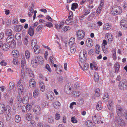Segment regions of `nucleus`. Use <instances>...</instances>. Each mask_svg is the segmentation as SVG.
<instances>
[{
	"label": "nucleus",
	"mask_w": 127,
	"mask_h": 127,
	"mask_svg": "<svg viewBox=\"0 0 127 127\" xmlns=\"http://www.w3.org/2000/svg\"><path fill=\"white\" fill-rule=\"evenodd\" d=\"M122 10L119 6H115L112 8L111 11V13L114 15H116L121 13Z\"/></svg>",
	"instance_id": "obj_1"
},
{
	"label": "nucleus",
	"mask_w": 127,
	"mask_h": 127,
	"mask_svg": "<svg viewBox=\"0 0 127 127\" xmlns=\"http://www.w3.org/2000/svg\"><path fill=\"white\" fill-rule=\"evenodd\" d=\"M119 87L121 90H126L127 89V81L125 80H121L119 84Z\"/></svg>",
	"instance_id": "obj_2"
},
{
	"label": "nucleus",
	"mask_w": 127,
	"mask_h": 127,
	"mask_svg": "<svg viewBox=\"0 0 127 127\" xmlns=\"http://www.w3.org/2000/svg\"><path fill=\"white\" fill-rule=\"evenodd\" d=\"M84 31L82 30H80L76 32V35L77 39L79 40H81L83 39L85 36Z\"/></svg>",
	"instance_id": "obj_3"
},
{
	"label": "nucleus",
	"mask_w": 127,
	"mask_h": 127,
	"mask_svg": "<svg viewBox=\"0 0 127 127\" xmlns=\"http://www.w3.org/2000/svg\"><path fill=\"white\" fill-rule=\"evenodd\" d=\"M92 119L95 124L99 123L101 121L100 116L98 114H94L92 116Z\"/></svg>",
	"instance_id": "obj_4"
},
{
	"label": "nucleus",
	"mask_w": 127,
	"mask_h": 127,
	"mask_svg": "<svg viewBox=\"0 0 127 127\" xmlns=\"http://www.w3.org/2000/svg\"><path fill=\"white\" fill-rule=\"evenodd\" d=\"M116 122L118 125L120 126L124 127L126 125L125 121L121 118H118L117 119Z\"/></svg>",
	"instance_id": "obj_5"
},
{
	"label": "nucleus",
	"mask_w": 127,
	"mask_h": 127,
	"mask_svg": "<svg viewBox=\"0 0 127 127\" xmlns=\"http://www.w3.org/2000/svg\"><path fill=\"white\" fill-rule=\"evenodd\" d=\"M105 37L108 43H111L113 41V36L111 33H106L105 34Z\"/></svg>",
	"instance_id": "obj_6"
},
{
	"label": "nucleus",
	"mask_w": 127,
	"mask_h": 127,
	"mask_svg": "<svg viewBox=\"0 0 127 127\" xmlns=\"http://www.w3.org/2000/svg\"><path fill=\"white\" fill-rule=\"evenodd\" d=\"M46 97L49 101H52L54 99V95L52 92L49 91L46 94Z\"/></svg>",
	"instance_id": "obj_7"
},
{
	"label": "nucleus",
	"mask_w": 127,
	"mask_h": 127,
	"mask_svg": "<svg viewBox=\"0 0 127 127\" xmlns=\"http://www.w3.org/2000/svg\"><path fill=\"white\" fill-rule=\"evenodd\" d=\"M116 107L117 115L119 116H122L123 115L124 113L123 110L119 105H117Z\"/></svg>",
	"instance_id": "obj_8"
},
{
	"label": "nucleus",
	"mask_w": 127,
	"mask_h": 127,
	"mask_svg": "<svg viewBox=\"0 0 127 127\" xmlns=\"http://www.w3.org/2000/svg\"><path fill=\"white\" fill-rule=\"evenodd\" d=\"M120 25L121 28L123 29L127 30V22L126 20L123 19L121 20Z\"/></svg>",
	"instance_id": "obj_9"
},
{
	"label": "nucleus",
	"mask_w": 127,
	"mask_h": 127,
	"mask_svg": "<svg viewBox=\"0 0 127 127\" xmlns=\"http://www.w3.org/2000/svg\"><path fill=\"white\" fill-rule=\"evenodd\" d=\"M33 111L37 115H39L41 112V109L39 106H36L34 107Z\"/></svg>",
	"instance_id": "obj_10"
},
{
	"label": "nucleus",
	"mask_w": 127,
	"mask_h": 127,
	"mask_svg": "<svg viewBox=\"0 0 127 127\" xmlns=\"http://www.w3.org/2000/svg\"><path fill=\"white\" fill-rule=\"evenodd\" d=\"M29 85L30 87L32 88H33L36 86V82L34 79L32 78L30 80Z\"/></svg>",
	"instance_id": "obj_11"
},
{
	"label": "nucleus",
	"mask_w": 127,
	"mask_h": 127,
	"mask_svg": "<svg viewBox=\"0 0 127 127\" xmlns=\"http://www.w3.org/2000/svg\"><path fill=\"white\" fill-rule=\"evenodd\" d=\"M85 44L86 46L89 47L92 46L93 44L92 40L90 38H88L87 39Z\"/></svg>",
	"instance_id": "obj_12"
},
{
	"label": "nucleus",
	"mask_w": 127,
	"mask_h": 127,
	"mask_svg": "<svg viewBox=\"0 0 127 127\" xmlns=\"http://www.w3.org/2000/svg\"><path fill=\"white\" fill-rule=\"evenodd\" d=\"M111 25L109 23H106L104 24L103 27V29L104 31H107L110 30L112 28Z\"/></svg>",
	"instance_id": "obj_13"
},
{
	"label": "nucleus",
	"mask_w": 127,
	"mask_h": 127,
	"mask_svg": "<svg viewBox=\"0 0 127 127\" xmlns=\"http://www.w3.org/2000/svg\"><path fill=\"white\" fill-rule=\"evenodd\" d=\"M39 85L40 90L43 92L44 91L45 87L44 83L42 81H40L39 82Z\"/></svg>",
	"instance_id": "obj_14"
},
{
	"label": "nucleus",
	"mask_w": 127,
	"mask_h": 127,
	"mask_svg": "<svg viewBox=\"0 0 127 127\" xmlns=\"http://www.w3.org/2000/svg\"><path fill=\"white\" fill-rule=\"evenodd\" d=\"M95 124L90 120L87 121L86 122V124L88 127H96Z\"/></svg>",
	"instance_id": "obj_15"
},
{
	"label": "nucleus",
	"mask_w": 127,
	"mask_h": 127,
	"mask_svg": "<svg viewBox=\"0 0 127 127\" xmlns=\"http://www.w3.org/2000/svg\"><path fill=\"white\" fill-rule=\"evenodd\" d=\"M25 69L26 72H28L29 73L31 77H34V76L33 74V72L32 70L30 68L25 67Z\"/></svg>",
	"instance_id": "obj_16"
},
{
	"label": "nucleus",
	"mask_w": 127,
	"mask_h": 127,
	"mask_svg": "<svg viewBox=\"0 0 127 127\" xmlns=\"http://www.w3.org/2000/svg\"><path fill=\"white\" fill-rule=\"evenodd\" d=\"M53 105L54 107L56 109H58L60 108L61 106L60 103L57 101H54Z\"/></svg>",
	"instance_id": "obj_17"
},
{
	"label": "nucleus",
	"mask_w": 127,
	"mask_h": 127,
	"mask_svg": "<svg viewBox=\"0 0 127 127\" xmlns=\"http://www.w3.org/2000/svg\"><path fill=\"white\" fill-rule=\"evenodd\" d=\"M15 30L16 32H20L23 29V26L21 25H17L14 27Z\"/></svg>",
	"instance_id": "obj_18"
},
{
	"label": "nucleus",
	"mask_w": 127,
	"mask_h": 127,
	"mask_svg": "<svg viewBox=\"0 0 127 127\" xmlns=\"http://www.w3.org/2000/svg\"><path fill=\"white\" fill-rule=\"evenodd\" d=\"M120 67V64L118 62H116L114 64V68L115 73H117L118 72Z\"/></svg>",
	"instance_id": "obj_19"
},
{
	"label": "nucleus",
	"mask_w": 127,
	"mask_h": 127,
	"mask_svg": "<svg viewBox=\"0 0 127 127\" xmlns=\"http://www.w3.org/2000/svg\"><path fill=\"white\" fill-rule=\"evenodd\" d=\"M15 37L18 42L20 43H21V35L20 33L18 32L16 33L15 35Z\"/></svg>",
	"instance_id": "obj_20"
},
{
	"label": "nucleus",
	"mask_w": 127,
	"mask_h": 127,
	"mask_svg": "<svg viewBox=\"0 0 127 127\" xmlns=\"http://www.w3.org/2000/svg\"><path fill=\"white\" fill-rule=\"evenodd\" d=\"M5 105L3 104H0V114H3L5 112Z\"/></svg>",
	"instance_id": "obj_21"
},
{
	"label": "nucleus",
	"mask_w": 127,
	"mask_h": 127,
	"mask_svg": "<svg viewBox=\"0 0 127 127\" xmlns=\"http://www.w3.org/2000/svg\"><path fill=\"white\" fill-rule=\"evenodd\" d=\"M28 33L31 36H32L34 34V30L33 29L31 26L29 28L28 31Z\"/></svg>",
	"instance_id": "obj_22"
},
{
	"label": "nucleus",
	"mask_w": 127,
	"mask_h": 127,
	"mask_svg": "<svg viewBox=\"0 0 127 127\" xmlns=\"http://www.w3.org/2000/svg\"><path fill=\"white\" fill-rule=\"evenodd\" d=\"M34 47V52L36 54H38L40 51V46L39 45H37Z\"/></svg>",
	"instance_id": "obj_23"
},
{
	"label": "nucleus",
	"mask_w": 127,
	"mask_h": 127,
	"mask_svg": "<svg viewBox=\"0 0 127 127\" xmlns=\"http://www.w3.org/2000/svg\"><path fill=\"white\" fill-rule=\"evenodd\" d=\"M100 95V90L98 88H96L95 89V93L94 94V98H95L96 97H99Z\"/></svg>",
	"instance_id": "obj_24"
},
{
	"label": "nucleus",
	"mask_w": 127,
	"mask_h": 127,
	"mask_svg": "<svg viewBox=\"0 0 127 127\" xmlns=\"http://www.w3.org/2000/svg\"><path fill=\"white\" fill-rule=\"evenodd\" d=\"M26 117L27 120L28 121H30L32 118V114L31 113H29L26 114Z\"/></svg>",
	"instance_id": "obj_25"
},
{
	"label": "nucleus",
	"mask_w": 127,
	"mask_h": 127,
	"mask_svg": "<svg viewBox=\"0 0 127 127\" xmlns=\"http://www.w3.org/2000/svg\"><path fill=\"white\" fill-rule=\"evenodd\" d=\"M19 53L16 50H13L12 52V54L14 57H18L19 56Z\"/></svg>",
	"instance_id": "obj_26"
},
{
	"label": "nucleus",
	"mask_w": 127,
	"mask_h": 127,
	"mask_svg": "<svg viewBox=\"0 0 127 127\" xmlns=\"http://www.w3.org/2000/svg\"><path fill=\"white\" fill-rule=\"evenodd\" d=\"M90 12V10L89 9H85L83 11L82 14L84 16L87 15Z\"/></svg>",
	"instance_id": "obj_27"
},
{
	"label": "nucleus",
	"mask_w": 127,
	"mask_h": 127,
	"mask_svg": "<svg viewBox=\"0 0 127 127\" xmlns=\"http://www.w3.org/2000/svg\"><path fill=\"white\" fill-rule=\"evenodd\" d=\"M79 59V60L81 63H83L85 62L86 61V58L85 56H83L80 55Z\"/></svg>",
	"instance_id": "obj_28"
},
{
	"label": "nucleus",
	"mask_w": 127,
	"mask_h": 127,
	"mask_svg": "<svg viewBox=\"0 0 127 127\" xmlns=\"http://www.w3.org/2000/svg\"><path fill=\"white\" fill-rule=\"evenodd\" d=\"M36 59L38 60V64H42L43 63V59L41 57H37Z\"/></svg>",
	"instance_id": "obj_29"
},
{
	"label": "nucleus",
	"mask_w": 127,
	"mask_h": 127,
	"mask_svg": "<svg viewBox=\"0 0 127 127\" xmlns=\"http://www.w3.org/2000/svg\"><path fill=\"white\" fill-rule=\"evenodd\" d=\"M29 101V98L28 96H25L23 98L22 102L24 104H27Z\"/></svg>",
	"instance_id": "obj_30"
},
{
	"label": "nucleus",
	"mask_w": 127,
	"mask_h": 127,
	"mask_svg": "<svg viewBox=\"0 0 127 127\" xmlns=\"http://www.w3.org/2000/svg\"><path fill=\"white\" fill-rule=\"evenodd\" d=\"M14 38V35H13L11 36H9L8 37L6 38V41L8 43H10L12 42Z\"/></svg>",
	"instance_id": "obj_31"
},
{
	"label": "nucleus",
	"mask_w": 127,
	"mask_h": 127,
	"mask_svg": "<svg viewBox=\"0 0 127 127\" xmlns=\"http://www.w3.org/2000/svg\"><path fill=\"white\" fill-rule=\"evenodd\" d=\"M37 41L35 39H33L31 43V46L32 47L34 48L37 44Z\"/></svg>",
	"instance_id": "obj_32"
},
{
	"label": "nucleus",
	"mask_w": 127,
	"mask_h": 127,
	"mask_svg": "<svg viewBox=\"0 0 127 127\" xmlns=\"http://www.w3.org/2000/svg\"><path fill=\"white\" fill-rule=\"evenodd\" d=\"M21 118L20 115H17L15 116V120L16 123H19L21 121Z\"/></svg>",
	"instance_id": "obj_33"
},
{
	"label": "nucleus",
	"mask_w": 127,
	"mask_h": 127,
	"mask_svg": "<svg viewBox=\"0 0 127 127\" xmlns=\"http://www.w3.org/2000/svg\"><path fill=\"white\" fill-rule=\"evenodd\" d=\"M11 111V107L9 105L5 106V111L6 112V114H9Z\"/></svg>",
	"instance_id": "obj_34"
},
{
	"label": "nucleus",
	"mask_w": 127,
	"mask_h": 127,
	"mask_svg": "<svg viewBox=\"0 0 127 127\" xmlns=\"http://www.w3.org/2000/svg\"><path fill=\"white\" fill-rule=\"evenodd\" d=\"M100 46L98 44H96L95 48V52L97 54H99L100 52Z\"/></svg>",
	"instance_id": "obj_35"
},
{
	"label": "nucleus",
	"mask_w": 127,
	"mask_h": 127,
	"mask_svg": "<svg viewBox=\"0 0 127 127\" xmlns=\"http://www.w3.org/2000/svg\"><path fill=\"white\" fill-rule=\"evenodd\" d=\"M10 46L7 44H4L2 45V49L4 51H7L9 48Z\"/></svg>",
	"instance_id": "obj_36"
},
{
	"label": "nucleus",
	"mask_w": 127,
	"mask_h": 127,
	"mask_svg": "<svg viewBox=\"0 0 127 127\" xmlns=\"http://www.w3.org/2000/svg\"><path fill=\"white\" fill-rule=\"evenodd\" d=\"M5 33L7 36H12V31L11 29H7L6 32Z\"/></svg>",
	"instance_id": "obj_37"
},
{
	"label": "nucleus",
	"mask_w": 127,
	"mask_h": 127,
	"mask_svg": "<svg viewBox=\"0 0 127 127\" xmlns=\"http://www.w3.org/2000/svg\"><path fill=\"white\" fill-rule=\"evenodd\" d=\"M24 90L23 85H20L19 87L18 90V93L19 95L21 94L22 92H23Z\"/></svg>",
	"instance_id": "obj_38"
},
{
	"label": "nucleus",
	"mask_w": 127,
	"mask_h": 127,
	"mask_svg": "<svg viewBox=\"0 0 127 127\" xmlns=\"http://www.w3.org/2000/svg\"><path fill=\"white\" fill-rule=\"evenodd\" d=\"M101 102H99L96 105V109L98 110H99L102 109V106L101 105Z\"/></svg>",
	"instance_id": "obj_39"
},
{
	"label": "nucleus",
	"mask_w": 127,
	"mask_h": 127,
	"mask_svg": "<svg viewBox=\"0 0 127 127\" xmlns=\"http://www.w3.org/2000/svg\"><path fill=\"white\" fill-rule=\"evenodd\" d=\"M113 103L112 101H109L107 105V107L108 109L110 110H112V109L113 107L112 106Z\"/></svg>",
	"instance_id": "obj_40"
},
{
	"label": "nucleus",
	"mask_w": 127,
	"mask_h": 127,
	"mask_svg": "<svg viewBox=\"0 0 127 127\" xmlns=\"http://www.w3.org/2000/svg\"><path fill=\"white\" fill-rule=\"evenodd\" d=\"M103 99L104 102H106L109 99V96L108 93H104V95L103 96Z\"/></svg>",
	"instance_id": "obj_41"
},
{
	"label": "nucleus",
	"mask_w": 127,
	"mask_h": 127,
	"mask_svg": "<svg viewBox=\"0 0 127 127\" xmlns=\"http://www.w3.org/2000/svg\"><path fill=\"white\" fill-rule=\"evenodd\" d=\"M78 6V5L77 3H74L72 4L71 9L73 10H75V9L77 8Z\"/></svg>",
	"instance_id": "obj_42"
},
{
	"label": "nucleus",
	"mask_w": 127,
	"mask_h": 127,
	"mask_svg": "<svg viewBox=\"0 0 127 127\" xmlns=\"http://www.w3.org/2000/svg\"><path fill=\"white\" fill-rule=\"evenodd\" d=\"M75 42V39L74 37H71L69 39L68 44L69 45H72Z\"/></svg>",
	"instance_id": "obj_43"
},
{
	"label": "nucleus",
	"mask_w": 127,
	"mask_h": 127,
	"mask_svg": "<svg viewBox=\"0 0 127 127\" xmlns=\"http://www.w3.org/2000/svg\"><path fill=\"white\" fill-rule=\"evenodd\" d=\"M65 23L67 25H71L73 23L71 19H67L65 22Z\"/></svg>",
	"instance_id": "obj_44"
},
{
	"label": "nucleus",
	"mask_w": 127,
	"mask_h": 127,
	"mask_svg": "<svg viewBox=\"0 0 127 127\" xmlns=\"http://www.w3.org/2000/svg\"><path fill=\"white\" fill-rule=\"evenodd\" d=\"M25 56L27 59H29L30 57V53L28 50H26L25 52Z\"/></svg>",
	"instance_id": "obj_45"
},
{
	"label": "nucleus",
	"mask_w": 127,
	"mask_h": 127,
	"mask_svg": "<svg viewBox=\"0 0 127 127\" xmlns=\"http://www.w3.org/2000/svg\"><path fill=\"white\" fill-rule=\"evenodd\" d=\"M80 55L86 57L87 56V52L86 50H82L80 53Z\"/></svg>",
	"instance_id": "obj_46"
},
{
	"label": "nucleus",
	"mask_w": 127,
	"mask_h": 127,
	"mask_svg": "<svg viewBox=\"0 0 127 127\" xmlns=\"http://www.w3.org/2000/svg\"><path fill=\"white\" fill-rule=\"evenodd\" d=\"M83 70H87L88 69V68L89 67V64L87 63H85L83 65V67L81 66Z\"/></svg>",
	"instance_id": "obj_47"
},
{
	"label": "nucleus",
	"mask_w": 127,
	"mask_h": 127,
	"mask_svg": "<svg viewBox=\"0 0 127 127\" xmlns=\"http://www.w3.org/2000/svg\"><path fill=\"white\" fill-rule=\"evenodd\" d=\"M102 48L103 52L104 53H106L108 51V48L106 46L102 45Z\"/></svg>",
	"instance_id": "obj_48"
},
{
	"label": "nucleus",
	"mask_w": 127,
	"mask_h": 127,
	"mask_svg": "<svg viewBox=\"0 0 127 127\" xmlns=\"http://www.w3.org/2000/svg\"><path fill=\"white\" fill-rule=\"evenodd\" d=\"M76 46H72L70 48V51L72 53H74L76 51Z\"/></svg>",
	"instance_id": "obj_49"
},
{
	"label": "nucleus",
	"mask_w": 127,
	"mask_h": 127,
	"mask_svg": "<svg viewBox=\"0 0 127 127\" xmlns=\"http://www.w3.org/2000/svg\"><path fill=\"white\" fill-rule=\"evenodd\" d=\"M94 78L95 81H98L99 79V76L98 74L95 72L94 75Z\"/></svg>",
	"instance_id": "obj_50"
},
{
	"label": "nucleus",
	"mask_w": 127,
	"mask_h": 127,
	"mask_svg": "<svg viewBox=\"0 0 127 127\" xmlns=\"http://www.w3.org/2000/svg\"><path fill=\"white\" fill-rule=\"evenodd\" d=\"M38 91L37 90H34L33 93V96L34 97H36L38 96L39 93Z\"/></svg>",
	"instance_id": "obj_51"
},
{
	"label": "nucleus",
	"mask_w": 127,
	"mask_h": 127,
	"mask_svg": "<svg viewBox=\"0 0 127 127\" xmlns=\"http://www.w3.org/2000/svg\"><path fill=\"white\" fill-rule=\"evenodd\" d=\"M70 29L71 28L69 27L68 26H65L63 28V31L62 32H65L68 31L70 30Z\"/></svg>",
	"instance_id": "obj_52"
},
{
	"label": "nucleus",
	"mask_w": 127,
	"mask_h": 127,
	"mask_svg": "<svg viewBox=\"0 0 127 127\" xmlns=\"http://www.w3.org/2000/svg\"><path fill=\"white\" fill-rule=\"evenodd\" d=\"M15 87V85L14 82H12L10 83L9 85V87L10 89H13Z\"/></svg>",
	"instance_id": "obj_53"
},
{
	"label": "nucleus",
	"mask_w": 127,
	"mask_h": 127,
	"mask_svg": "<svg viewBox=\"0 0 127 127\" xmlns=\"http://www.w3.org/2000/svg\"><path fill=\"white\" fill-rule=\"evenodd\" d=\"M25 107L27 110H30L32 108V106L30 103H28L27 104Z\"/></svg>",
	"instance_id": "obj_54"
},
{
	"label": "nucleus",
	"mask_w": 127,
	"mask_h": 127,
	"mask_svg": "<svg viewBox=\"0 0 127 127\" xmlns=\"http://www.w3.org/2000/svg\"><path fill=\"white\" fill-rule=\"evenodd\" d=\"M94 16V14L93 13H91L89 15V16L88 17V21H90L92 20Z\"/></svg>",
	"instance_id": "obj_55"
},
{
	"label": "nucleus",
	"mask_w": 127,
	"mask_h": 127,
	"mask_svg": "<svg viewBox=\"0 0 127 127\" xmlns=\"http://www.w3.org/2000/svg\"><path fill=\"white\" fill-rule=\"evenodd\" d=\"M44 26H46L49 28H51L53 27V25L51 22H47L45 24Z\"/></svg>",
	"instance_id": "obj_56"
},
{
	"label": "nucleus",
	"mask_w": 127,
	"mask_h": 127,
	"mask_svg": "<svg viewBox=\"0 0 127 127\" xmlns=\"http://www.w3.org/2000/svg\"><path fill=\"white\" fill-rule=\"evenodd\" d=\"M73 94L74 95V96L75 97H77L80 95V93L78 91H76L73 92Z\"/></svg>",
	"instance_id": "obj_57"
},
{
	"label": "nucleus",
	"mask_w": 127,
	"mask_h": 127,
	"mask_svg": "<svg viewBox=\"0 0 127 127\" xmlns=\"http://www.w3.org/2000/svg\"><path fill=\"white\" fill-rule=\"evenodd\" d=\"M21 65L22 67V68H24L25 66L26 65V63L25 61L24 60H22L21 62Z\"/></svg>",
	"instance_id": "obj_58"
},
{
	"label": "nucleus",
	"mask_w": 127,
	"mask_h": 127,
	"mask_svg": "<svg viewBox=\"0 0 127 127\" xmlns=\"http://www.w3.org/2000/svg\"><path fill=\"white\" fill-rule=\"evenodd\" d=\"M13 64L15 65H18V61L17 59L16 58H14L13 61Z\"/></svg>",
	"instance_id": "obj_59"
},
{
	"label": "nucleus",
	"mask_w": 127,
	"mask_h": 127,
	"mask_svg": "<svg viewBox=\"0 0 127 127\" xmlns=\"http://www.w3.org/2000/svg\"><path fill=\"white\" fill-rule=\"evenodd\" d=\"M71 121L73 123H76L77 122V120L75 117H72L71 118Z\"/></svg>",
	"instance_id": "obj_60"
},
{
	"label": "nucleus",
	"mask_w": 127,
	"mask_h": 127,
	"mask_svg": "<svg viewBox=\"0 0 127 127\" xmlns=\"http://www.w3.org/2000/svg\"><path fill=\"white\" fill-rule=\"evenodd\" d=\"M43 27V26L42 25H40L38 26L36 28V31L37 32L39 31Z\"/></svg>",
	"instance_id": "obj_61"
},
{
	"label": "nucleus",
	"mask_w": 127,
	"mask_h": 127,
	"mask_svg": "<svg viewBox=\"0 0 127 127\" xmlns=\"http://www.w3.org/2000/svg\"><path fill=\"white\" fill-rule=\"evenodd\" d=\"M60 118V115L58 112L56 114L55 119L56 120H59Z\"/></svg>",
	"instance_id": "obj_62"
},
{
	"label": "nucleus",
	"mask_w": 127,
	"mask_h": 127,
	"mask_svg": "<svg viewBox=\"0 0 127 127\" xmlns=\"http://www.w3.org/2000/svg\"><path fill=\"white\" fill-rule=\"evenodd\" d=\"M18 22V21L17 19H13L12 21V23L14 24H17Z\"/></svg>",
	"instance_id": "obj_63"
},
{
	"label": "nucleus",
	"mask_w": 127,
	"mask_h": 127,
	"mask_svg": "<svg viewBox=\"0 0 127 127\" xmlns=\"http://www.w3.org/2000/svg\"><path fill=\"white\" fill-rule=\"evenodd\" d=\"M35 122L33 120L30 123V125L32 127H34L35 125Z\"/></svg>",
	"instance_id": "obj_64"
}]
</instances>
